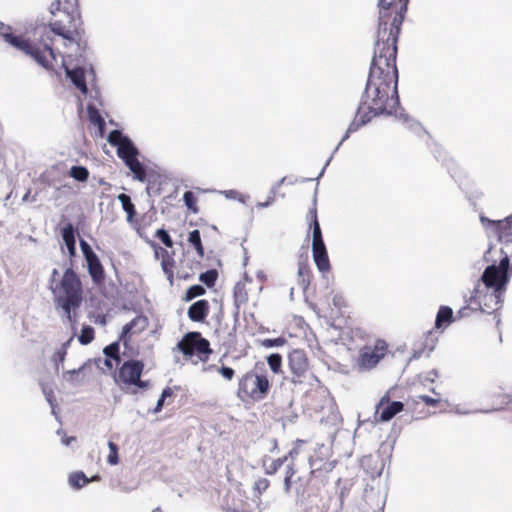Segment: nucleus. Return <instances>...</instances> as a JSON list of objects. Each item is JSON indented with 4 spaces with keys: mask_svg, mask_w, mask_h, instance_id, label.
Masks as SVG:
<instances>
[{
    "mask_svg": "<svg viewBox=\"0 0 512 512\" xmlns=\"http://www.w3.org/2000/svg\"><path fill=\"white\" fill-rule=\"evenodd\" d=\"M510 260L508 256H505L500 260V263L496 268H498L501 272H504L505 275H508V268H509Z\"/></svg>",
    "mask_w": 512,
    "mask_h": 512,
    "instance_id": "5fc2aeb1",
    "label": "nucleus"
},
{
    "mask_svg": "<svg viewBox=\"0 0 512 512\" xmlns=\"http://www.w3.org/2000/svg\"><path fill=\"white\" fill-rule=\"evenodd\" d=\"M49 288L56 307L62 309L69 322H73V314L80 309L85 299L80 275L71 267L66 268L62 275L57 269H53Z\"/></svg>",
    "mask_w": 512,
    "mask_h": 512,
    "instance_id": "20e7f679",
    "label": "nucleus"
},
{
    "mask_svg": "<svg viewBox=\"0 0 512 512\" xmlns=\"http://www.w3.org/2000/svg\"><path fill=\"white\" fill-rule=\"evenodd\" d=\"M275 201V192H272V194L268 197V199L265 202H258L257 207L258 208H265L272 204Z\"/></svg>",
    "mask_w": 512,
    "mask_h": 512,
    "instance_id": "13d9d810",
    "label": "nucleus"
},
{
    "mask_svg": "<svg viewBox=\"0 0 512 512\" xmlns=\"http://www.w3.org/2000/svg\"><path fill=\"white\" fill-rule=\"evenodd\" d=\"M217 371L227 381H231L235 376V370L231 367L222 366L217 368Z\"/></svg>",
    "mask_w": 512,
    "mask_h": 512,
    "instance_id": "8fccbe9b",
    "label": "nucleus"
},
{
    "mask_svg": "<svg viewBox=\"0 0 512 512\" xmlns=\"http://www.w3.org/2000/svg\"><path fill=\"white\" fill-rule=\"evenodd\" d=\"M117 199L120 201L123 210L127 214V218H126L127 221L129 223H133L134 222V218L136 216V209H135L134 204L131 201L130 196L125 194V193H121V194H119L117 196Z\"/></svg>",
    "mask_w": 512,
    "mask_h": 512,
    "instance_id": "bb28decb",
    "label": "nucleus"
},
{
    "mask_svg": "<svg viewBox=\"0 0 512 512\" xmlns=\"http://www.w3.org/2000/svg\"><path fill=\"white\" fill-rule=\"evenodd\" d=\"M403 410L404 404L401 401H392L390 391H387L377 403L374 416L377 421L387 422Z\"/></svg>",
    "mask_w": 512,
    "mask_h": 512,
    "instance_id": "9b49d317",
    "label": "nucleus"
},
{
    "mask_svg": "<svg viewBox=\"0 0 512 512\" xmlns=\"http://www.w3.org/2000/svg\"><path fill=\"white\" fill-rule=\"evenodd\" d=\"M138 153V149L135 147V145L132 143L130 139L124 141V144H122L117 149L118 157L122 159L124 162L137 157Z\"/></svg>",
    "mask_w": 512,
    "mask_h": 512,
    "instance_id": "393cba45",
    "label": "nucleus"
},
{
    "mask_svg": "<svg viewBox=\"0 0 512 512\" xmlns=\"http://www.w3.org/2000/svg\"><path fill=\"white\" fill-rule=\"evenodd\" d=\"M88 116H89L90 122L92 124H94L95 126H97L100 129V131H102L104 129L105 121H104L103 117L101 116V114L99 113V111L95 107H92V106L88 107Z\"/></svg>",
    "mask_w": 512,
    "mask_h": 512,
    "instance_id": "f704fd0d",
    "label": "nucleus"
},
{
    "mask_svg": "<svg viewBox=\"0 0 512 512\" xmlns=\"http://www.w3.org/2000/svg\"><path fill=\"white\" fill-rule=\"evenodd\" d=\"M341 301H342V297L341 296H335L333 298V303L335 306H340L341 305Z\"/></svg>",
    "mask_w": 512,
    "mask_h": 512,
    "instance_id": "052dcab7",
    "label": "nucleus"
},
{
    "mask_svg": "<svg viewBox=\"0 0 512 512\" xmlns=\"http://www.w3.org/2000/svg\"><path fill=\"white\" fill-rule=\"evenodd\" d=\"M57 11H61L63 17L50 21L44 27L39 38L40 45L14 35L10 27L0 33L7 43L33 58L43 68L52 70L57 62L53 49L54 35L62 37L66 41L65 46L67 43L79 46L84 34L79 0H57Z\"/></svg>",
    "mask_w": 512,
    "mask_h": 512,
    "instance_id": "f03ea898",
    "label": "nucleus"
},
{
    "mask_svg": "<svg viewBox=\"0 0 512 512\" xmlns=\"http://www.w3.org/2000/svg\"><path fill=\"white\" fill-rule=\"evenodd\" d=\"M267 363L274 374L282 372V356L278 353H273L267 357Z\"/></svg>",
    "mask_w": 512,
    "mask_h": 512,
    "instance_id": "c9c22d12",
    "label": "nucleus"
},
{
    "mask_svg": "<svg viewBox=\"0 0 512 512\" xmlns=\"http://www.w3.org/2000/svg\"><path fill=\"white\" fill-rule=\"evenodd\" d=\"M286 343V339L283 337L273 338V339H264L262 341V345L266 348L271 347H280Z\"/></svg>",
    "mask_w": 512,
    "mask_h": 512,
    "instance_id": "de8ad7c7",
    "label": "nucleus"
},
{
    "mask_svg": "<svg viewBox=\"0 0 512 512\" xmlns=\"http://www.w3.org/2000/svg\"><path fill=\"white\" fill-rule=\"evenodd\" d=\"M271 387L267 371L255 367L240 377L236 395L244 403H256L268 396Z\"/></svg>",
    "mask_w": 512,
    "mask_h": 512,
    "instance_id": "39448f33",
    "label": "nucleus"
},
{
    "mask_svg": "<svg viewBox=\"0 0 512 512\" xmlns=\"http://www.w3.org/2000/svg\"><path fill=\"white\" fill-rule=\"evenodd\" d=\"M481 281L486 288L492 289L489 297L494 304L490 306V308L497 310L503 302L509 275H505L504 272H501L495 265H490L484 270Z\"/></svg>",
    "mask_w": 512,
    "mask_h": 512,
    "instance_id": "0eeeda50",
    "label": "nucleus"
},
{
    "mask_svg": "<svg viewBox=\"0 0 512 512\" xmlns=\"http://www.w3.org/2000/svg\"><path fill=\"white\" fill-rule=\"evenodd\" d=\"M129 138L124 136L120 130H112L108 135V141L112 146H116L117 149L124 144Z\"/></svg>",
    "mask_w": 512,
    "mask_h": 512,
    "instance_id": "a19ab883",
    "label": "nucleus"
},
{
    "mask_svg": "<svg viewBox=\"0 0 512 512\" xmlns=\"http://www.w3.org/2000/svg\"><path fill=\"white\" fill-rule=\"evenodd\" d=\"M188 242L195 248L198 256L203 258L205 252L199 230H193L189 233Z\"/></svg>",
    "mask_w": 512,
    "mask_h": 512,
    "instance_id": "c85d7f7f",
    "label": "nucleus"
},
{
    "mask_svg": "<svg viewBox=\"0 0 512 512\" xmlns=\"http://www.w3.org/2000/svg\"><path fill=\"white\" fill-rule=\"evenodd\" d=\"M312 254L318 270L321 273L329 272L331 266L325 243H312Z\"/></svg>",
    "mask_w": 512,
    "mask_h": 512,
    "instance_id": "dca6fc26",
    "label": "nucleus"
},
{
    "mask_svg": "<svg viewBox=\"0 0 512 512\" xmlns=\"http://www.w3.org/2000/svg\"><path fill=\"white\" fill-rule=\"evenodd\" d=\"M89 482L90 479L83 472H74L69 476V484L75 489H80Z\"/></svg>",
    "mask_w": 512,
    "mask_h": 512,
    "instance_id": "7c9ffc66",
    "label": "nucleus"
},
{
    "mask_svg": "<svg viewBox=\"0 0 512 512\" xmlns=\"http://www.w3.org/2000/svg\"><path fill=\"white\" fill-rule=\"evenodd\" d=\"M152 246L154 247L156 257L161 259V267H162L164 274L167 277V280L172 285L174 282V270L173 269L175 266V261H174L173 256L165 248H162V247L156 245L155 243H152Z\"/></svg>",
    "mask_w": 512,
    "mask_h": 512,
    "instance_id": "2eb2a0df",
    "label": "nucleus"
},
{
    "mask_svg": "<svg viewBox=\"0 0 512 512\" xmlns=\"http://www.w3.org/2000/svg\"><path fill=\"white\" fill-rule=\"evenodd\" d=\"M474 311L473 308H471L469 305H466V306H463L462 308H460L458 311H457V314H456V319H461V318H465V317H469L472 312Z\"/></svg>",
    "mask_w": 512,
    "mask_h": 512,
    "instance_id": "864d4df0",
    "label": "nucleus"
},
{
    "mask_svg": "<svg viewBox=\"0 0 512 512\" xmlns=\"http://www.w3.org/2000/svg\"><path fill=\"white\" fill-rule=\"evenodd\" d=\"M94 337V328L92 326H83L78 340L82 345H88L94 340Z\"/></svg>",
    "mask_w": 512,
    "mask_h": 512,
    "instance_id": "4c0bfd02",
    "label": "nucleus"
},
{
    "mask_svg": "<svg viewBox=\"0 0 512 512\" xmlns=\"http://www.w3.org/2000/svg\"><path fill=\"white\" fill-rule=\"evenodd\" d=\"M148 326V319L146 316L137 315L129 323L124 325L119 342H122L125 347H128L133 335L140 334Z\"/></svg>",
    "mask_w": 512,
    "mask_h": 512,
    "instance_id": "4468645a",
    "label": "nucleus"
},
{
    "mask_svg": "<svg viewBox=\"0 0 512 512\" xmlns=\"http://www.w3.org/2000/svg\"><path fill=\"white\" fill-rule=\"evenodd\" d=\"M103 352L107 358L114 359L116 364H120L121 358L119 354V342H113L110 345L106 346Z\"/></svg>",
    "mask_w": 512,
    "mask_h": 512,
    "instance_id": "e433bc0d",
    "label": "nucleus"
},
{
    "mask_svg": "<svg viewBox=\"0 0 512 512\" xmlns=\"http://www.w3.org/2000/svg\"><path fill=\"white\" fill-rule=\"evenodd\" d=\"M62 238L63 241L70 253V255L75 254L76 250V240H75V233H74V227L71 223H68L65 227L62 229Z\"/></svg>",
    "mask_w": 512,
    "mask_h": 512,
    "instance_id": "a878e982",
    "label": "nucleus"
},
{
    "mask_svg": "<svg viewBox=\"0 0 512 512\" xmlns=\"http://www.w3.org/2000/svg\"><path fill=\"white\" fill-rule=\"evenodd\" d=\"M205 293H206V290L203 286L192 285L186 290V292L183 296V301L190 302L197 297L203 296Z\"/></svg>",
    "mask_w": 512,
    "mask_h": 512,
    "instance_id": "473e14b6",
    "label": "nucleus"
},
{
    "mask_svg": "<svg viewBox=\"0 0 512 512\" xmlns=\"http://www.w3.org/2000/svg\"><path fill=\"white\" fill-rule=\"evenodd\" d=\"M69 175L79 182H86L89 178V171L84 166H72Z\"/></svg>",
    "mask_w": 512,
    "mask_h": 512,
    "instance_id": "72a5a7b5",
    "label": "nucleus"
},
{
    "mask_svg": "<svg viewBox=\"0 0 512 512\" xmlns=\"http://www.w3.org/2000/svg\"><path fill=\"white\" fill-rule=\"evenodd\" d=\"M107 461L111 465H116L119 462L118 450H110L109 455L107 457Z\"/></svg>",
    "mask_w": 512,
    "mask_h": 512,
    "instance_id": "6e6d98bb",
    "label": "nucleus"
},
{
    "mask_svg": "<svg viewBox=\"0 0 512 512\" xmlns=\"http://www.w3.org/2000/svg\"><path fill=\"white\" fill-rule=\"evenodd\" d=\"M436 343L437 339L435 338L434 334L432 332H428L424 337L422 347L414 350L413 357L419 358L423 354L429 355V353L434 350Z\"/></svg>",
    "mask_w": 512,
    "mask_h": 512,
    "instance_id": "5701e85b",
    "label": "nucleus"
},
{
    "mask_svg": "<svg viewBox=\"0 0 512 512\" xmlns=\"http://www.w3.org/2000/svg\"><path fill=\"white\" fill-rule=\"evenodd\" d=\"M144 366V363L140 360L125 361L115 376L116 382L126 386L134 385L140 389H147L149 382L141 380Z\"/></svg>",
    "mask_w": 512,
    "mask_h": 512,
    "instance_id": "1a4fd4ad",
    "label": "nucleus"
},
{
    "mask_svg": "<svg viewBox=\"0 0 512 512\" xmlns=\"http://www.w3.org/2000/svg\"><path fill=\"white\" fill-rule=\"evenodd\" d=\"M388 352V344L383 339H377L374 345H365L361 348L357 364L361 369L374 368Z\"/></svg>",
    "mask_w": 512,
    "mask_h": 512,
    "instance_id": "9d476101",
    "label": "nucleus"
},
{
    "mask_svg": "<svg viewBox=\"0 0 512 512\" xmlns=\"http://www.w3.org/2000/svg\"><path fill=\"white\" fill-rule=\"evenodd\" d=\"M183 200L187 208L194 214L199 212V208L197 206V197L192 191H186L183 195Z\"/></svg>",
    "mask_w": 512,
    "mask_h": 512,
    "instance_id": "58836bf2",
    "label": "nucleus"
},
{
    "mask_svg": "<svg viewBox=\"0 0 512 512\" xmlns=\"http://www.w3.org/2000/svg\"><path fill=\"white\" fill-rule=\"evenodd\" d=\"M200 266V261H196V262H192L191 265L189 266L190 268V272H187L184 270V266L182 265L179 272H178V278L179 279H183V280H188L190 279L191 277L194 276V268H197Z\"/></svg>",
    "mask_w": 512,
    "mask_h": 512,
    "instance_id": "37998d69",
    "label": "nucleus"
},
{
    "mask_svg": "<svg viewBox=\"0 0 512 512\" xmlns=\"http://www.w3.org/2000/svg\"><path fill=\"white\" fill-rule=\"evenodd\" d=\"M354 482L351 479H338L337 487L339 488V498L341 504H343L344 499L348 496L351 491Z\"/></svg>",
    "mask_w": 512,
    "mask_h": 512,
    "instance_id": "2f4dec72",
    "label": "nucleus"
},
{
    "mask_svg": "<svg viewBox=\"0 0 512 512\" xmlns=\"http://www.w3.org/2000/svg\"><path fill=\"white\" fill-rule=\"evenodd\" d=\"M67 76L71 79L73 84L82 92L87 93V85L85 79V71L83 68H74L72 70H66Z\"/></svg>",
    "mask_w": 512,
    "mask_h": 512,
    "instance_id": "412c9836",
    "label": "nucleus"
},
{
    "mask_svg": "<svg viewBox=\"0 0 512 512\" xmlns=\"http://www.w3.org/2000/svg\"><path fill=\"white\" fill-rule=\"evenodd\" d=\"M103 364L106 367V370L109 372L113 371L115 366L119 365V364H116L114 359L107 358V357L103 360Z\"/></svg>",
    "mask_w": 512,
    "mask_h": 512,
    "instance_id": "4d7b16f0",
    "label": "nucleus"
},
{
    "mask_svg": "<svg viewBox=\"0 0 512 512\" xmlns=\"http://www.w3.org/2000/svg\"><path fill=\"white\" fill-rule=\"evenodd\" d=\"M288 368L293 384L311 388L319 386L320 380L311 371L309 358L303 349H294L288 354Z\"/></svg>",
    "mask_w": 512,
    "mask_h": 512,
    "instance_id": "423d86ee",
    "label": "nucleus"
},
{
    "mask_svg": "<svg viewBox=\"0 0 512 512\" xmlns=\"http://www.w3.org/2000/svg\"><path fill=\"white\" fill-rule=\"evenodd\" d=\"M287 460V456L272 459L270 457H264L263 467L265 468L266 474L273 475L283 465L284 461Z\"/></svg>",
    "mask_w": 512,
    "mask_h": 512,
    "instance_id": "cd10ccee",
    "label": "nucleus"
},
{
    "mask_svg": "<svg viewBox=\"0 0 512 512\" xmlns=\"http://www.w3.org/2000/svg\"><path fill=\"white\" fill-rule=\"evenodd\" d=\"M408 2V0H378V29L365 91L341 143L374 117L392 115L397 111L399 106L397 44Z\"/></svg>",
    "mask_w": 512,
    "mask_h": 512,
    "instance_id": "f257e3e1",
    "label": "nucleus"
},
{
    "mask_svg": "<svg viewBox=\"0 0 512 512\" xmlns=\"http://www.w3.org/2000/svg\"><path fill=\"white\" fill-rule=\"evenodd\" d=\"M327 485L328 479L325 475L299 476L292 466L287 467L284 478L285 492L294 491L297 496V503L305 512H328L330 509V495Z\"/></svg>",
    "mask_w": 512,
    "mask_h": 512,
    "instance_id": "7ed1b4c3",
    "label": "nucleus"
},
{
    "mask_svg": "<svg viewBox=\"0 0 512 512\" xmlns=\"http://www.w3.org/2000/svg\"><path fill=\"white\" fill-rule=\"evenodd\" d=\"M309 462L312 470L308 475H324L322 472H330L334 468L336 460L332 459L330 450H314L313 455L309 457Z\"/></svg>",
    "mask_w": 512,
    "mask_h": 512,
    "instance_id": "f8f14e48",
    "label": "nucleus"
},
{
    "mask_svg": "<svg viewBox=\"0 0 512 512\" xmlns=\"http://www.w3.org/2000/svg\"><path fill=\"white\" fill-rule=\"evenodd\" d=\"M172 396H173V389L171 387H166L162 391L161 397L157 401V404H156V407L154 409V412L155 413L160 412L162 410L163 406L165 404H167L166 403L167 397H172Z\"/></svg>",
    "mask_w": 512,
    "mask_h": 512,
    "instance_id": "79ce46f5",
    "label": "nucleus"
},
{
    "mask_svg": "<svg viewBox=\"0 0 512 512\" xmlns=\"http://www.w3.org/2000/svg\"><path fill=\"white\" fill-rule=\"evenodd\" d=\"M210 313L208 300L201 299L190 305L187 311L189 319L193 322L203 323Z\"/></svg>",
    "mask_w": 512,
    "mask_h": 512,
    "instance_id": "f3484780",
    "label": "nucleus"
},
{
    "mask_svg": "<svg viewBox=\"0 0 512 512\" xmlns=\"http://www.w3.org/2000/svg\"><path fill=\"white\" fill-rule=\"evenodd\" d=\"M178 349L187 357L197 355L201 361L206 362L212 354L210 343L203 338L200 332H188L177 344Z\"/></svg>",
    "mask_w": 512,
    "mask_h": 512,
    "instance_id": "6e6552de",
    "label": "nucleus"
},
{
    "mask_svg": "<svg viewBox=\"0 0 512 512\" xmlns=\"http://www.w3.org/2000/svg\"><path fill=\"white\" fill-rule=\"evenodd\" d=\"M125 165L130 169L133 173L134 178L143 182L146 180L147 173L144 165L138 160L137 157L132 158L124 162Z\"/></svg>",
    "mask_w": 512,
    "mask_h": 512,
    "instance_id": "b1692460",
    "label": "nucleus"
},
{
    "mask_svg": "<svg viewBox=\"0 0 512 512\" xmlns=\"http://www.w3.org/2000/svg\"><path fill=\"white\" fill-rule=\"evenodd\" d=\"M455 320L453 310L448 306H441L436 315L435 326L438 329H444Z\"/></svg>",
    "mask_w": 512,
    "mask_h": 512,
    "instance_id": "aec40b11",
    "label": "nucleus"
},
{
    "mask_svg": "<svg viewBox=\"0 0 512 512\" xmlns=\"http://www.w3.org/2000/svg\"><path fill=\"white\" fill-rule=\"evenodd\" d=\"M418 399L420 401H422L423 403H425L427 406L429 407H438L439 404H440V399L439 398H433V397H430V396H427V395H420L418 397Z\"/></svg>",
    "mask_w": 512,
    "mask_h": 512,
    "instance_id": "603ef678",
    "label": "nucleus"
},
{
    "mask_svg": "<svg viewBox=\"0 0 512 512\" xmlns=\"http://www.w3.org/2000/svg\"><path fill=\"white\" fill-rule=\"evenodd\" d=\"M309 225H310V228H312V230H313L312 243L324 242L319 221H315L313 224H309Z\"/></svg>",
    "mask_w": 512,
    "mask_h": 512,
    "instance_id": "a18cd8bd",
    "label": "nucleus"
},
{
    "mask_svg": "<svg viewBox=\"0 0 512 512\" xmlns=\"http://www.w3.org/2000/svg\"><path fill=\"white\" fill-rule=\"evenodd\" d=\"M81 248H82V251H83L86 259H87V255H90L91 253H94L91 250L90 246L85 241H81Z\"/></svg>",
    "mask_w": 512,
    "mask_h": 512,
    "instance_id": "bf43d9fd",
    "label": "nucleus"
},
{
    "mask_svg": "<svg viewBox=\"0 0 512 512\" xmlns=\"http://www.w3.org/2000/svg\"><path fill=\"white\" fill-rule=\"evenodd\" d=\"M251 278L245 277L243 280L237 282L233 288L234 304L237 308L244 306L249 301V286L252 285Z\"/></svg>",
    "mask_w": 512,
    "mask_h": 512,
    "instance_id": "a211bd4d",
    "label": "nucleus"
},
{
    "mask_svg": "<svg viewBox=\"0 0 512 512\" xmlns=\"http://www.w3.org/2000/svg\"><path fill=\"white\" fill-rule=\"evenodd\" d=\"M307 220L309 221V224H313L315 221H318L317 203L315 198L313 200L312 206L309 208V211L307 213Z\"/></svg>",
    "mask_w": 512,
    "mask_h": 512,
    "instance_id": "3c124183",
    "label": "nucleus"
},
{
    "mask_svg": "<svg viewBox=\"0 0 512 512\" xmlns=\"http://www.w3.org/2000/svg\"><path fill=\"white\" fill-rule=\"evenodd\" d=\"M73 439H74V438L65 439V440H63V443H64L65 445H69V444H70V440H73Z\"/></svg>",
    "mask_w": 512,
    "mask_h": 512,
    "instance_id": "e2e57ef3",
    "label": "nucleus"
},
{
    "mask_svg": "<svg viewBox=\"0 0 512 512\" xmlns=\"http://www.w3.org/2000/svg\"><path fill=\"white\" fill-rule=\"evenodd\" d=\"M298 277H299V283L302 286L304 290H307L309 287L312 279H313V273L310 268L309 263L305 261H300L298 263Z\"/></svg>",
    "mask_w": 512,
    "mask_h": 512,
    "instance_id": "4be33fe9",
    "label": "nucleus"
},
{
    "mask_svg": "<svg viewBox=\"0 0 512 512\" xmlns=\"http://www.w3.org/2000/svg\"><path fill=\"white\" fill-rule=\"evenodd\" d=\"M156 237L162 241V243L171 248L173 246V241L169 235V233L165 229H158L156 231Z\"/></svg>",
    "mask_w": 512,
    "mask_h": 512,
    "instance_id": "c03bdc74",
    "label": "nucleus"
},
{
    "mask_svg": "<svg viewBox=\"0 0 512 512\" xmlns=\"http://www.w3.org/2000/svg\"><path fill=\"white\" fill-rule=\"evenodd\" d=\"M484 226H491L500 241L512 242V214L504 220H490L485 216L480 217Z\"/></svg>",
    "mask_w": 512,
    "mask_h": 512,
    "instance_id": "ddd939ff",
    "label": "nucleus"
},
{
    "mask_svg": "<svg viewBox=\"0 0 512 512\" xmlns=\"http://www.w3.org/2000/svg\"><path fill=\"white\" fill-rule=\"evenodd\" d=\"M69 344V341L65 344H63L53 355V360L58 363H62L65 360L66 354H67V345Z\"/></svg>",
    "mask_w": 512,
    "mask_h": 512,
    "instance_id": "09e8293b",
    "label": "nucleus"
},
{
    "mask_svg": "<svg viewBox=\"0 0 512 512\" xmlns=\"http://www.w3.org/2000/svg\"><path fill=\"white\" fill-rule=\"evenodd\" d=\"M271 483L267 478L260 477L255 480L253 486H252V492L255 497L258 499L261 498V496L267 492L269 489Z\"/></svg>",
    "mask_w": 512,
    "mask_h": 512,
    "instance_id": "c756f323",
    "label": "nucleus"
},
{
    "mask_svg": "<svg viewBox=\"0 0 512 512\" xmlns=\"http://www.w3.org/2000/svg\"><path fill=\"white\" fill-rule=\"evenodd\" d=\"M217 278L218 272L215 269H211L204 273H201L199 276L200 281L203 282L209 288L215 285Z\"/></svg>",
    "mask_w": 512,
    "mask_h": 512,
    "instance_id": "ea45409f",
    "label": "nucleus"
},
{
    "mask_svg": "<svg viewBox=\"0 0 512 512\" xmlns=\"http://www.w3.org/2000/svg\"><path fill=\"white\" fill-rule=\"evenodd\" d=\"M108 445H109V448H111V449L117 448V446L113 442H109Z\"/></svg>",
    "mask_w": 512,
    "mask_h": 512,
    "instance_id": "0e129e2a",
    "label": "nucleus"
},
{
    "mask_svg": "<svg viewBox=\"0 0 512 512\" xmlns=\"http://www.w3.org/2000/svg\"><path fill=\"white\" fill-rule=\"evenodd\" d=\"M173 398H174V395L172 397H167V400H166L167 405H170L173 403Z\"/></svg>",
    "mask_w": 512,
    "mask_h": 512,
    "instance_id": "680f3d73",
    "label": "nucleus"
},
{
    "mask_svg": "<svg viewBox=\"0 0 512 512\" xmlns=\"http://www.w3.org/2000/svg\"><path fill=\"white\" fill-rule=\"evenodd\" d=\"M309 225H310V228H312V230H313L312 243L324 242L319 221H315L313 224H309Z\"/></svg>",
    "mask_w": 512,
    "mask_h": 512,
    "instance_id": "49530a36",
    "label": "nucleus"
},
{
    "mask_svg": "<svg viewBox=\"0 0 512 512\" xmlns=\"http://www.w3.org/2000/svg\"><path fill=\"white\" fill-rule=\"evenodd\" d=\"M87 265H88V272L96 284L103 283L105 279V272L104 268L97 257L95 253H91L90 255H87Z\"/></svg>",
    "mask_w": 512,
    "mask_h": 512,
    "instance_id": "6ab92c4d",
    "label": "nucleus"
}]
</instances>
